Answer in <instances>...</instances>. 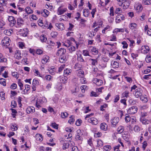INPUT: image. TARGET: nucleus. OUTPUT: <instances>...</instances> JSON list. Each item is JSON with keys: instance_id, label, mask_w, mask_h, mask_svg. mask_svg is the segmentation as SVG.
I'll return each mask as SVG.
<instances>
[{"instance_id": "2", "label": "nucleus", "mask_w": 151, "mask_h": 151, "mask_svg": "<svg viewBox=\"0 0 151 151\" xmlns=\"http://www.w3.org/2000/svg\"><path fill=\"white\" fill-rule=\"evenodd\" d=\"M68 58V54L65 55H61L59 58V61L61 63H65Z\"/></svg>"}, {"instance_id": "54", "label": "nucleus", "mask_w": 151, "mask_h": 151, "mask_svg": "<svg viewBox=\"0 0 151 151\" xmlns=\"http://www.w3.org/2000/svg\"><path fill=\"white\" fill-rule=\"evenodd\" d=\"M17 103L15 101H12L11 102V107L12 108H15L17 106Z\"/></svg>"}, {"instance_id": "23", "label": "nucleus", "mask_w": 151, "mask_h": 151, "mask_svg": "<svg viewBox=\"0 0 151 151\" xmlns=\"http://www.w3.org/2000/svg\"><path fill=\"white\" fill-rule=\"evenodd\" d=\"M72 70L71 69L66 68L65 69L64 71V75L65 76H68L71 74Z\"/></svg>"}, {"instance_id": "31", "label": "nucleus", "mask_w": 151, "mask_h": 151, "mask_svg": "<svg viewBox=\"0 0 151 151\" xmlns=\"http://www.w3.org/2000/svg\"><path fill=\"white\" fill-rule=\"evenodd\" d=\"M140 120L143 124H148V121L146 119H145L143 117L141 118Z\"/></svg>"}, {"instance_id": "57", "label": "nucleus", "mask_w": 151, "mask_h": 151, "mask_svg": "<svg viewBox=\"0 0 151 151\" xmlns=\"http://www.w3.org/2000/svg\"><path fill=\"white\" fill-rule=\"evenodd\" d=\"M104 148L106 151H109L111 149V147L110 145H107L104 146Z\"/></svg>"}, {"instance_id": "64", "label": "nucleus", "mask_w": 151, "mask_h": 151, "mask_svg": "<svg viewBox=\"0 0 151 151\" xmlns=\"http://www.w3.org/2000/svg\"><path fill=\"white\" fill-rule=\"evenodd\" d=\"M80 82L82 83H86V79L83 77L81 78L80 79Z\"/></svg>"}, {"instance_id": "25", "label": "nucleus", "mask_w": 151, "mask_h": 151, "mask_svg": "<svg viewBox=\"0 0 151 151\" xmlns=\"http://www.w3.org/2000/svg\"><path fill=\"white\" fill-rule=\"evenodd\" d=\"M100 128L104 131H106L107 129V125L105 123H102L100 125Z\"/></svg>"}, {"instance_id": "12", "label": "nucleus", "mask_w": 151, "mask_h": 151, "mask_svg": "<svg viewBox=\"0 0 151 151\" xmlns=\"http://www.w3.org/2000/svg\"><path fill=\"white\" fill-rule=\"evenodd\" d=\"M142 90L141 88H137L135 91L134 95L136 98H138L139 96L142 95Z\"/></svg>"}, {"instance_id": "19", "label": "nucleus", "mask_w": 151, "mask_h": 151, "mask_svg": "<svg viewBox=\"0 0 151 151\" xmlns=\"http://www.w3.org/2000/svg\"><path fill=\"white\" fill-rule=\"evenodd\" d=\"M21 52L19 50H17L14 55V57L18 60H20L21 58Z\"/></svg>"}, {"instance_id": "34", "label": "nucleus", "mask_w": 151, "mask_h": 151, "mask_svg": "<svg viewBox=\"0 0 151 151\" xmlns=\"http://www.w3.org/2000/svg\"><path fill=\"white\" fill-rule=\"evenodd\" d=\"M12 30H10V29H6L4 31V34L8 36H10L12 34Z\"/></svg>"}, {"instance_id": "21", "label": "nucleus", "mask_w": 151, "mask_h": 151, "mask_svg": "<svg viewBox=\"0 0 151 151\" xmlns=\"http://www.w3.org/2000/svg\"><path fill=\"white\" fill-rule=\"evenodd\" d=\"M49 58L48 56L46 55H44L41 60V62L42 64H45L47 62H48Z\"/></svg>"}, {"instance_id": "56", "label": "nucleus", "mask_w": 151, "mask_h": 151, "mask_svg": "<svg viewBox=\"0 0 151 151\" xmlns=\"http://www.w3.org/2000/svg\"><path fill=\"white\" fill-rule=\"evenodd\" d=\"M122 44L123 45L122 47L124 48H127L128 47V45L125 41H123L122 42Z\"/></svg>"}, {"instance_id": "27", "label": "nucleus", "mask_w": 151, "mask_h": 151, "mask_svg": "<svg viewBox=\"0 0 151 151\" xmlns=\"http://www.w3.org/2000/svg\"><path fill=\"white\" fill-rule=\"evenodd\" d=\"M77 75L80 78L84 77V75L83 71L81 70H78L77 73Z\"/></svg>"}, {"instance_id": "20", "label": "nucleus", "mask_w": 151, "mask_h": 151, "mask_svg": "<svg viewBox=\"0 0 151 151\" xmlns=\"http://www.w3.org/2000/svg\"><path fill=\"white\" fill-rule=\"evenodd\" d=\"M26 111L27 114L32 113L35 111V108L33 106L28 107Z\"/></svg>"}, {"instance_id": "5", "label": "nucleus", "mask_w": 151, "mask_h": 151, "mask_svg": "<svg viewBox=\"0 0 151 151\" xmlns=\"http://www.w3.org/2000/svg\"><path fill=\"white\" fill-rule=\"evenodd\" d=\"M28 29L27 28L21 29L19 31L20 35L23 37L27 36L28 34Z\"/></svg>"}, {"instance_id": "50", "label": "nucleus", "mask_w": 151, "mask_h": 151, "mask_svg": "<svg viewBox=\"0 0 151 151\" xmlns=\"http://www.w3.org/2000/svg\"><path fill=\"white\" fill-rule=\"evenodd\" d=\"M103 145V143L101 140H99L97 141V146L101 147Z\"/></svg>"}, {"instance_id": "24", "label": "nucleus", "mask_w": 151, "mask_h": 151, "mask_svg": "<svg viewBox=\"0 0 151 151\" xmlns=\"http://www.w3.org/2000/svg\"><path fill=\"white\" fill-rule=\"evenodd\" d=\"M129 27L131 30H135L137 27V25L134 23H132L129 24Z\"/></svg>"}, {"instance_id": "1", "label": "nucleus", "mask_w": 151, "mask_h": 151, "mask_svg": "<svg viewBox=\"0 0 151 151\" xmlns=\"http://www.w3.org/2000/svg\"><path fill=\"white\" fill-rule=\"evenodd\" d=\"M37 13L38 14H41L43 16L45 17H47L49 14V12L46 9L42 10L40 11H37Z\"/></svg>"}, {"instance_id": "16", "label": "nucleus", "mask_w": 151, "mask_h": 151, "mask_svg": "<svg viewBox=\"0 0 151 151\" xmlns=\"http://www.w3.org/2000/svg\"><path fill=\"white\" fill-rule=\"evenodd\" d=\"M38 81L35 79L33 80L32 82V88L33 91H35L36 90V86L39 84Z\"/></svg>"}, {"instance_id": "35", "label": "nucleus", "mask_w": 151, "mask_h": 151, "mask_svg": "<svg viewBox=\"0 0 151 151\" xmlns=\"http://www.w3.org/2000/svg\"><path fill=\"white\" fill-rule=\"evenodd\" d=\"M90 61H91V64L92 65H95L97 64L98 62L97 59H94L92 58L89 59Z\"/></svg>"}, {"instance_id": "44", "label": "nucleus", "mask_w": 151, "mask_h": 151, "mask_svg": "<svg viewBox=\"0 0 151 151\" xmlns=\"http://www.w3.org/2000/svg\"><path fill=\"white\" fill-rule=\"evenodd\" d=\"M0 83L4 86H6V80L3 78H0Z\"/></svg>"}, {"instance_id": "33", "label": "nucleus", "mask_w": 151, "mask_h": 151, "mask_svg": "<svg viewBox=\"0 0 151 151\" xmlns=\"http://www.w3.org/2000/svg\"><path fill=\"white\" fill-rule=\"evenodd\" d=\"M25 10L26 12L29 14L33 13L32 10L29 6L27 7L25 9Z\"/></svg>"}, {"instance_id": "13", "label": "nucleus", "mask_w": 151, "mask_h": 151, "mask_svg": "<svg viewBox=\"0 0 151 151\" xmlns=\"http://www.w3.org/2000/svg\"><path fill=\"white\" fill-rule=\"evenodd\" d=\"M88 121L89 122L91 123L93 125H96L98 123V120L94 118H91L88 119Z\"/></svg>"}, {"instance_id": "26", "label": "nucleus", "mask_w": 151, "mask_h": 151, "mask_svg": "<svg viewBox=\"0 0 151 151\" xmlns=\"http://www.w3.org/2000/svg\"><path fill=\"white\" fill-rule=\"evenodd\" d=\"M89 11L88 9H85L83 10V14L85 17H88L89 16Z\"/></svg>"}, {"instance_id": "10", "label": "nucleus", "mask_w": 151, "mask_h": 151, "mask_svg": "<svg viewBox=\"0 0 151 151\" xmlns=\"http://www.w3.org/2000/svg\"><path fill=\"white\" fill-rule=\"evenodd\" d=\"M66 50L64 48H60L59 49L56 54V55H60V56L61 55H67L66 54Z\"/></svg>"}, {"instance_id": "55", "label": "nucleus", "mask_w": 151, "mask_h": 151, "mask_svg": "<svg viewBox=\"0 0 151 151\" xmlns=\"http://www.w3.org/2000/svg\"><path fill=\"white\" fill-rule=\"evenodd\" d=\"M55 68L53 67L50 68L49 69V73L51 74H53L55 70Z\"/></svg>"}, {"instance_id": "28", "label": "nucleus", "mask_w": 151, "mask_h": 151, "mask_svg": "<svg viewBox=\"0 0 151 151\" xmlns=\"http://www.w3.org/2000/svg\"><path fill=\"white\" fill-rule=\"evenodd\" d=\"M35 138L37 141H41L43 140L42 135L39 134H37L36 135Z\"/></svg>"}, {"instance_id": "29", "label": "nucleus", "mask_w": 151, "mask_h": 151, "mask_svg": "<svg viewBox=\"0 0 151 151\" xmlns=\"http://www.w3.org/2000/svg\"><path fill=\"white\" fill-rule=\"evenodd\" d=\"M112 68H117L119 67V64L118 62L116 61H114L113 64L111 63Z\"/></svg>"}, {"instance_id": "49", "label": "nucleus", "mask_w": 151, "mask_h": 151, "mask_svg": "<svg viewBox=\"0 0 151 151\" xmlns=\"http://www.w3.org/2000/svg\"><path fill=\"white\" fill-rule=\"evenodd\" d=\"M68 115V114L66 112L62 113L61 114V117L63 118H66Z\"/></svg>"}, {"instance_id": "60", "label": "nucleus", "mask_w": 151, "mask_h": 151, "mask_svg": "<svg viewBox=\"0 0 151 151\" xmlns=\"http://www.w3.org/2000/svg\"><path fill=\"white\" fill-rule=\"evenodd\" d=\"M27 58H25L22 60V63L24 65H27L29 63L28 62L27 60Z\"/></svg>"}, {"instance_id": "45", "label": "nucleus", "mask_w": 151, "mask_h": 151, "mask_svg": "<svg viewBox=\"0 0 151 151\" xmlns=\"http://www.w3.org/2000/svg\"><path fill=\"white\" fill-rule=\"evenodd\" d=\"M75 121L74 118V117L73 116H71L70 117V119L68 121V122L70 124H73Z\"/></svg>"}, {"instance_id": "38", "label": "nucleus", "mask_w": 151, "mask_h": 151, "mask_svg": "<svg viewBox=\"0 0 151 151\" xmlns=\"http://www.w3.org/2000/svg\"><path fill=\"white\" fill-rule=\"evenodd\" d=\"M18 126L15 124L12 125L11 127V130L13 131L17 130L18 129Z\"/></svg>"}, {"instance_id": "61", "label": "nucleus", "mask_w": 151, "mask_h": 151, "mask_svg": "<svg viewBox=\"0 0 151 151\" xmlns=\"http://www.w3.org/2000/svg\"><path fill=\"white\" fill-rule=\"evenodd\" d=\"M18 84L20 88V89L21 90H22L23 89V85L19 79L18 81Z\"/></svg>"}, {"instance_id": "42", "label": "nucleus", "mask_w": 151, "mask_h": 151, "mask_svg": "<svg viewBox=\"0 0 151 151\" xmlns=\"http://www.w3.org/2000/svg\"><path fill=\"white\" fill-rule=\"evenodd\" d=\"M77 60L78 61L81 62H85L84 60L83 59V57L81 55H78Z\"/></svg>"}, {"instance_id": "9", "label": "nucleus", "mask_w": 151, "mask_h": 151, "mask_svg": "<svg viewBox=\"0 0 151 151\" xmlns=\"http://www.w3.org/2000/svg\"><path fill=\"white\" fill-rule=\"evenodd\" d=\"M119 121L118 117H115L111 120V123L113 127H115Z\"/></svg>"}, {"instance_id": "52", "label": "nucleus", "mask_w": 151, "mask_h": 151, "mask_svg": "<svg viewBox=\"0 0 151 151\" xmlns=\"http://www.w3.org/2000/svg\"><path fill=\"white\" fill-rule=\"evenodd\" d=\"M129 92L128 91H126L122 93V96L123 97L127 98L129 96Z\"/></svg>"}, {"instance_id": "41", "label": "nucleus", "mask_w": 151, "mask_h": 151, "mask_svg": "<svg viewBox=\"0 0 151 151\" xmlns=\"http://www.w3.org/2000/svg\"><path fill=\"white\" fill-rule=\"evenodd\" d=\"M68 49L69 51L72 53L73 51H74L76 49V47L73 46H68Z\"/></svg>"}, {"instance_id": "18", "label": "nucleus", "mask_w": 151, "mask_h": 151, "mask_svg": "<svg viewBox=\"0 0 151 151\" xmlns=\"http://www.w3.org/2000/svg\"><path fill=\"white\" fill-rule=\"evenodd\" d=\"M77 135L76 137V139L77 140H79L80 141H82L83 138L81 136V130L79 129L77 131Z\"/></svg>"}, {"instance_id": "59", "label": "nucleus", "mask_w": 151, "mask_h": 151, "mask_svg": "<svg viewBox=\"0 0 151 151\" xmlns=\"http://www.w3.org/2000/svg\"><path fill=\"white\" fill-rule=\"evenodd\" d=\"M120 99L119 95H116L115 97V99L114 101V103H116Z\"/></svg>"}, {"instance_id": "46", "label": "nucleus", "mask_w": 151, "mask_h": 151, "mask_svg": "<svg viewBox=\"0 0 151 151\" xmlns=\"http://www.w3.org/2000/svg\"><path fill=\"white\" fill-rule=\"evenodd\" d=\"M125 121L127 122H128L130 121H131V118L130 117V116L128 114H127L125 118Z\"/></svg>"}, {"instance_id": "58", "label": "nucleus", "mask_w": 151, "mask_h": 151, "mask_svg": "<svg viewBox=\"0 0 151 151\" xmlns=\"http://www.w3.org/2000/svg\"><path fill=\"white\" fill-rule=\"evenodd\" d=\"M134 130L135 132H138L140 130V128L138 125H135L134 128Z\"/></svg>"}, {"instance_id": "22", "label": "nucleus", "mask_w": 151, "mask_h": 151, "mask_svg": "<svg viewBox=\"0 0 151 151\" xmlns=\"http://www.w3.org/2000/svg\"><path fill=\"white\" fill-rule=\"evenodd\" d=\"M55 26L59 30H62L64 29V24L62 23H56L55 24Z\"/></svg>"}, {"instance_id": "30", "label": "nucleus", "mask_w": 151, "mask_h": 151, "mask_svg": "<svg viewBox=\"0 0 151 151\" xmlns=\"http://www.w3.org/2000/svg\"><path fill=\"white\" fill-rule=\"evenodd\" d=\"M25 87V89L23 91V93L24 94L27 93L30 88V86L29 85H26Z\"/></svg>"}, {"instance_id": "3", "label": "nucleus", "mask_w": 151, "mask_h": 151, "mask_svg": "<svg viewBox=\"0 0 151 151\" xmlns=\"http://www.w3.org/2000/svg\"><path fill=\"white\" fill-rule=\"evenodd\" d=\"M137 111V108L136 106H132L127 110V113L129 114H133L136 113Z\"/></svg>"}, {"instance_id": "6", "label": "nucleus", "mask_w": 151, "mask_h": 151, "mask_svg": "<svg viewBox=\"0 0 151 151\" xmlns=\"http://www.w3.org/2000/svg\"><path fill=\"white\" fill-rule=\"evenodd\" d=\"M125 17L122 14H120L117 15L116 17V23H119L121 20H124Z\"/></svg>"}, {"instance_id": "37", "label": "nucleus", "mask_w": 151, "mask_h": 151, "mask_svg": "<svg viewBox=\"0 0 151 151\" xmlns=\"http://www.w3.org/2000/svg\"><path fill=\"white\" fill-rule=\"evenodd\" d=\"M40 39L42 42H45L47 40L46 36L44 35H42L40 37Z\"/></svg>"}, {"instance_id": "11", "label": "nucleus", "mask_w": 151, "mask_h": 151, "mask_svg": "<svg viewBox=\"0 0 151 151\" xmlns=\"http://www.w3.org/2000/svg\"><path fill=\"white\" fill-rule=\"evenodd\" d=\"M93 82L95 83L97 86H99L102 84L103 81L100 79L95 78L93 80Z\"/></svg>"}, {"instance_id": "47", "label": "nucleus", "mask_w": 151, "mask_h": 151, "mask_svg": "<svg viewBox=\"0 0 151 151\" xmlns=\"http://www.w3.org/2000/svg\"><path fill=\"white\" fill-rule=\"evenodd\" d=\"M142 2L145 5H150L151 4V0H143Z\"/></svg>"}, {"instance_id": "53", "label": "nucleus", "mask_w": 151, "mask_h": 151, "mask_svg": "<svg viewBox=\"0 0 151 151\" xmlns=\"http://www.w3.org/2000/svg\"><path fill=\"white\" fill-rule=\"evenodd\" d=\"M83 54L85 56H90L89 51L86 50H83Z\"/></svg>"}, {"instance_id": "14", "label": "nucleus", "mask_w": 151, "mask_h": 151, "mask_svg": "<svg viewBox=\"0 0 151 151\" xmlns=\"http://www.w3.org/2000/svg\"><path fill=\"white\" fill-rule=\"evenodd\" d=\"M89 50L93 55H96L98 53V49L94 47L91 46L90 47Z\"/></svg>"}, {"instance_id": "15", "label": "nucleus", "mask_w": 151, "mask_h": 151, "mask_svg": "<svg viewBox=\"0 0 151 151\" xmlns=\"http://www.w3.org/2000/svg\"><path fill=\"white\" fill-rule=\"evenodd\" d=\"M134 7L137 10V12H141L143 9V7L141 4L139 3H137L135 4Z\"/></svg>"}, {"instance_id": "63", "label": "nucleus", "mask_w": 151, "mask_h": 151, "mask_svg": "<svg viewBox=\"0 0 151 151\" xmlns=\"http://www.w3.org/2000/svg\"><path fill=\"white\" fill-rule=\"evenodd\" d=\"M145 60L147 63H149L151 61V57L150 55H147L145 58Z\"/></svg>"}, {"instance_id": "8", "label": "nucleus", "mask_w": 151, "mask_h": 151, "mask_svg": "<svg viewBox=\"0 0 151 151\" xmlns=\"http://www.w3.org/2000/svg\"><path fill=\"white\" fill-rule=\"evenodd\" d=\"M67 10L66 8H62V6L59 7L58 9L57 12L58 15H61L63 14L64 12H66Z\"/></svg>"}, {"instance_id": "36", "label": "nucleus", "mask_w": 151, "mask_h": 151, "mask_svg": "<svg viewBox=\"0 0 151 151\" xmlns=\"http://www.w3.org/2000/svg\"><path fill=\"white\" fill-rule=\"evenodd\" d=\"M8 20L9 22H11L13 24H15L16 23V20L14 19V17L13 16L9 17L8 18Z\"/></svg>"}, {"instance_id": "51", "label": "nucleus", "mask_w": 151, "mask_h": 151, "mask_svg": "<svg viewBox=\"0 0 151 151\" xmlns=\"http://www.w3.org/2000/svg\"><path fill=\"white\" fill-rule=\"evenodd\" d=\"M58 33L56 32H52L51 33V35L52 37L55 38L58 35Z\"/></svg>"}, {"instance_id": "17", "label": "nucleus", "mask_w": 151, "mask_h": 151, "mask_svg": "<svg viewBox=\"0 0 151 151\" xmlns=\"http://www.w3.org/2000/svg\"><path fill=\"white\" fill-rule=\"evenodd\" d=\"M17 23L18 27H20L23 25L24 21L21 18L19 17L17 19Z\"/></svg>"}, {"instance_id": "7", "label": "nucleus", "mask_w": 151, "mask_h": 151, "mask_svg": "<svg viewBox=\"0 0 151 151\" xmlns=\"http://www.w3.org/2000/svg\"><path fill=\"white\" fill-rule=\"evenodd\" d=\"M149 50V47L147 45L142 46L141 49V52L144 54L147 53Z\"/></svg>"}, {"instance_id": "62", "label": "nucleus", "mask_w": 151, "mask_h": 151, "mask_svg": "<svg viewBox=\"0 0 151 151\" xmlns=\"http://www.w3.org/2000/svg\"><path fill=\"white\" fill-rule=\"evenodd\" d=\"M5 94L4 92H1L0 93V96L2 100H4L5 99Z\"/></svg>"}, {"instance_id": "48", "label": "nucleus", "mask_w": 151, "mask_h": 151, "mask_svg": "<svg viewBox=\"0 0 151 151\" xmlns=\"http://www.w3.org/2000/svg\"><path fill=\"white\" fill-rule=\"evenodd\" d=\"M108 105L106 104H105L103 105H101V106L100 110L101 111H104V108H105L107 107Z\"/></svg>"}, {"instance_id": "39", "label": "nucleus", "mask_w": 151, "mask_h": 151, "mask_svg": "<svg viewBox=\"0 0 151 151\" xmlns=\"http://www.w3.org/2000/svg\"><path fill=\"white\" fill-rule=\"evenodd\" d=\"M69 146V142H65L63 143L62 148L63 150H65L68 148Z\"/></svg>"}, {"instance_id": "4", "label": "nucleus", "mask_w": 151, "mask_h": 151, "mask_svg": "<svg viewBox=\"0 0 151 151\" xmlns=\"http://www.w3.org/2000/svg\"><path fill=\"white\" fill-rule=\"evenodd\" d=\"M9 38L7 37H5L2 40L1 43L5 46H8L9 45Z\"/></svg>"}, {"instance_id": "32", "label": "nucleus", "mask_w": 151, "mask_h": 151, "mask_svg": "<svg viewBox=\"0 0 151 151\" xmlns=\"http://www.w3.org/2000/svg\"><path fill=\"white\" fill-rule=\"evenodd\" d=\"M122 137L125 140L128 139L129 135L127 132H124L123 133Z\"/></svg>"}, {"instance_id": "43", "label": "nucleus", "mask_w": 151, "mask_h": 151, "mask_svg": "<svg viewBox=\"0 0 151 151\" xmlns=\"http://www.w3.org/2000/svg\"><path fill=\"white\" fill-rule=\"evenodd\" d=\"M87 87L86 85H83L80 87L82 93H84L85 92V90L87 89Z\"/></svg>"}, {"instance_id": "40", "label": "nucleus", "mask_w": 151, "mask_h": 151, "mask_svg": "<svg viewBox=\"0 0 151 151\" xmlns=\"http://www.w3.org/2000/svg\"><path fill=\"white\" fill-rule=\"evenodd\" d=\"M124 129V127L120 126H119L117 128V131L119 133H121L123 132Z\"/></svg>"}]
</instances>
